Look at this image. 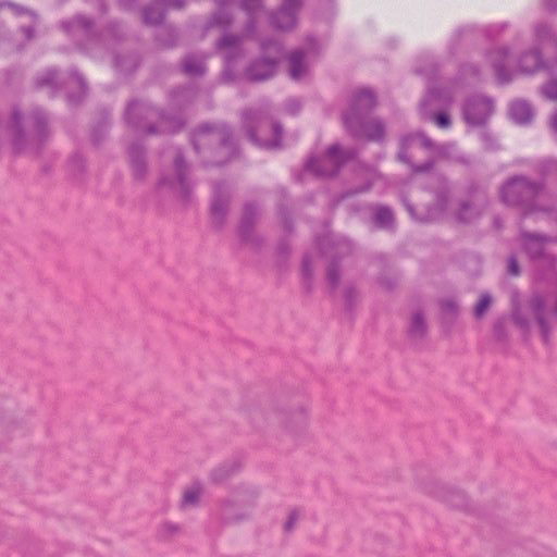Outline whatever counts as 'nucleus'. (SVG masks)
<instances>
[{"label":"nucleus","instance_id":"f257e3e1","mask_svg":"<svg viewBox=\"0 0 557 557\" xmlns=\"http://www.w3.org/2000/svg\"><path fill=\"white\" fill-rule=\"evenodd\" d=\"M511 117L520 124L527 123L531 120L532 113L530 107L525 102L517 101L510 107Z\"/></svg>","mask_w":557,"mask_h":557},{"label":"nucleus","instance_id":"f03ea898","mask_svg":"<svg viewBox=\"0 0 557 557\" xmlns=\"http://www.w3.org/2000/svg\"><path fill=\"white\" fill-rule=\"evenodd\" d=\"M275 66L271 62H261L255 65L251 70L250 76L256 81H263L274 74Z\"/></svg>","mask_w":557,"mask_h":557},{"label":"nucleus","instance_id":"7ed1b4c3","mask_svg":"<svg viewBox=\"0 0 557 557\" xmlns=\"http://www.w3.org/2000/svg\"><path fill=\"white\" fill-rule=\"evenodd\" d=\"M202 494V488L199 485H194L187 488L183 494V505L193 506L196 505Z\"/></svg>","mask_w":557,"mask_h":557},{"label":"nucleus","instance_id":"20e7f679","mask_svg":"<svg viewBox=\"0 0 557 557\" xmlns=\"http://www.w3.org/2000/svg\"><path fill=\"white\" fill-rule=\"evenodd\" d=\"M302 55L300 53H294L290 57V74L295 79L301 76Z\"/></svg>","mask_w":557,"mask_h":557},{"label":"nucleus","instance_id":"39448f33","mask_svg":"<svg viewBox=\"0 0 557 557\" xmlns=\"http://www.w3.org/2000/svg\"><path fill=\"white\" fill-rule=\"evenodd\" d=\"M374 104V97L369 90L361 91L357 97V106L360 109H367Z\"/></svg>","mask_w":557,"mask_h":557},{"label":"nucleus","instance_id":"423d86ee","mask_svg":"<svg viewBox=\"0 0 557 557\" xmlns=\"http://www.w3.org/2000/svg\"><path fill=\"white\" fill-rule=\"evenodd\" d=\"M376 222L380 226L386 227L393 220L392 212L386 208H380L376 211Z\"/></svg>","mask_w":557,"mask_h":557},{"label":"nucleus","instance_id":"0eeeda50","mask_svg":"<svg viewBox=\"0 0 557 557\" xmlns=\"http://www.w3.org/2000/svg\"><path fill=\"white\" fill-rule=\"evenodd\" d=\"M491 297L488 295H483L476 307H475V314L476 317H482L484 314V312L486 311V309L490 307L491 305Z\"/></svg>","mask_w":557,"mask_h":557},{"label":"nucleus","instance_id":"6e6552de","mask_svg":"<svg viewBox=\"0 0 557 557\" xmlns=\"http://www.w3.org/2000/svg\"><path fill=\"white\" fill-rule=\"evenodd\" d=\"M434 121L437 124V126H440L442 128H446L449 125V119H448L447 114H445V113L436 114L434 117Z\"/></svg>","mask_w":557,"mask_h":557},{"label":"nucleus","instance_id":"1a4fd4ad","mask_svg":"<svg viewBox=\"0 0 557 557\" xmlns=\"http://www.w3.org/2000/svg\"><path fill=\"white\" fill-rule=\"evenodd\" d=\"M545 94L552 99H557V85L552 84V85L546 86Z\"/></svg>","mask_w":557,"mask_h":557},{"label":"nucleus","instance_id":"9d476101","mask_svg":"<svg viewBox=\"0 0 557 557\" xmlns=\"http://www.w3.org/2000/svg\"><path fill=\"white\" fill-rule=\"evenodd\" d=\"M466 119L472 123H482L485 120V115L481 117H475L471 115L470 108L466 110Z\"/></svg>","mask_w":557,"mask_h":557},{"label":"nucleus","instance_id":"9b49d317","mask_svg":"<svg viewBox=\"0 0 557 557\" xmlns=\"http://www.w3.org/2000/svg\"><path fill=\"white\" fill-rule=\"evenodd\" d=\"M509 272L512 274V275H518L519 274V268H518V264L516 262V260L511 259L509 261Z\"/></svg>","mask_w":557,"mask_h":557},{"label":"nucleus","instance_id":"f8f14e48","mask_svg":"<svg viewBox=\"0 0 557 557\" xmlns=\"http://www.w3.org/2000/svg\"><path fill=\"white\" fill-rule=\"evenodd\" d=\"M296 519H297V515H296V513L290 515V517H289L288 521H287V522H286V524H285V529H286V530H290V529H292V525H293V523H294V521H295Z\"/></svg>","mask_w":557,"mask_h":557},{"label":"nucleus","instance_id":"ddd939ff","mask_svg":"<svg viewBox=\"0 0 557 557\" xmlns=\"http://www.w3.org/2000/svg\"><path fill=\"white\" fill-rule=\"evenodd\" d=\"M337 151H338V148H337V147H332V148H330V150H329L330 158L335 157V154L337 153Z\"/></svg>","mask_w":557,"mask_h":557},{"label":"nucleus","instance_id":"4468645a","mask_svg":"<svg viewBox=\"0 0 557 557\" xmlns=\"http://www.w3.org/2000/svg\"><path fill=\"white\" fill-rule=\"evenodd\" d=\"M413 322L418 326V325H420L422 323V319L419 315H416L413 318Z\"/></svg>","mask_w":557,"mask_h":557},{"label":"nucleus","instance_id":"2eb2a0df","mask_svg":"<svg viewBox=\"0 0 557 557\" xmlns=\"http://www.w3.org/2000/svg\"><path fill=\"white\" fill-rule=\"evenodd\" d=\"M553 126L555 129H557V115L554 117Z\"/></svg>","mask_w":557,"mask_h":557},{"label":"nucleus","instance_id":"dca6fc26","mask_svg":"<svg viewBox=\"0 0 557 557\" xmlns=\"http://www.w3.org/2000/svg\"><path fill=\"white\" fill-rule=\"evenodd\" d=\"M479 106L482 107L484 109V111L487 110V104L486 103H480Z\"/></svg>","mask_w":557,"mask_h":557},{"label":"nucleus","instance_id":"f3484780","mask_svg":"<svg viewBox=\"0 0 557 557\" xmlns=\"http://www.w3.org/2000/svg\"><path fill=\"white\" fill-rule=\"evenodd\" d=\"M531 58H532V59H534V60H535V62H537V55L532 54V55H531Z\"/></svg>","mask_w":557,"mask_h":557}]
</instances>
